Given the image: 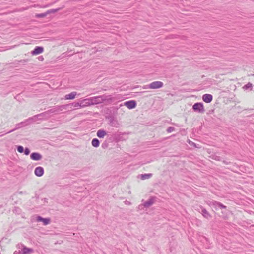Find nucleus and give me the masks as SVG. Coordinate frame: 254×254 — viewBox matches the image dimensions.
Returning <instances> with one entry per match:
<instances>
[{"label": "nucleus", "instance_id": "obj_17", "mask_svg": "<svg viewBox=\"0 0 254 254\" xmlns=\"http://www.w3.org/2000/svg\"><path fill=\"white\" fill-rule=\"evenodd\" d=\"M106 135V132L103 129H99L97 131V136L100 138H103Z\"/></svg>", "mask_w": 254, "mask_h": 254}, {"label": "nucleus", "instance_id": "obj_10", "mask_svg": "<svg viewBox=\"0 0 254 254\" xmlns=\"http://www.w3.org/2000/svg\"><path fill=\"white\" fill-rule=\"evenodd\" d=\"M124 105L128 109H132L136 106V102L134 100H129L124 102Z\"/></svg>", "mask_w": 254, "mask_h": 254}, {"label": "nucleus", "instance_id": "obj_30", "mask_svg": "<svg viewBox=\"0 0 254 254\" xmlns=\"http://www.w3.org/2000/svg\"><path fill=\"white\" fill-rule=\"evenodd\" d=\"M14 254H22V253H21V249H20V250H19L18 251H15L14 252Z\"/></svg>", "mask_w": 254, "mask_h": 254}, {"label": "nucleus", "instance_id": "obj_25", "mask_svg": "<svg viewBox=\"0 0 254 254\" xmlns=\"http://www.w3.org/2000/svg\"><path fill=\"white\" fill-rule=\"evenodd\" d=\"M42 222H43L44 225L48 224L50 222V219L49 218H43Z\"/></svg>", "mask_w": 254, "mask_h": 254}, {"label": "nucleus", "instance_id": "obj_2", "mask_svg": "<svg viewBox=\"0 0 254 254\" xmlns=\"http://www.w3.org/2000/svg\"><path fill=\"white\" fill-rule=\"evenodd\" d=\"M101 102H107L108 103H112L117 100V98L115 96L113 97L111 95L104 94L100 95Z\"/></svg>", "mask_w": 254, "mask_h": 254}, {"label": "nucleus", "instance_id": "obj_1", "mask_svg": "<svg viewBox=\"0 0 254 254\" xmlns=\"http://www.w3.org/2000/svg\"><path fill=\"white\" fill-rule=\"evenodd\" d=\"M50 117L49 114H48V112L47 111L44 112L41 114H39L38 115H35L32 117L29 118L28 121H31L32 123L36 122L38 119V120H44V119H48Z\"/></svg>", "mask_w": 254, "mask_h": 254}, {"label": "nucleus", "instance_id": "obj_35", "mask_svg": "<svg viewBox=\"0 0 254 254\" xmlns=\"http://www.w3.org/2000/svg\"><path fill=\"white\" fill-rule=\"evenodd\" d=\"M203 239L207 241V239L206 238L204 237Z\"/></svg>", "mask_w": 254, "mask_h": 254}, {"label": "nucleus", "instance_id": "obj_27", "mask_svg": "<svg viewBox=\"0 0 254 254\" xmlns=\"http://www.w3.org/2000/svg\"><path fill=\"white\" fill-rule=\"evenodd\" d=\"M252 87V84L251 83L249 82L243 87V88L245 89H248Z\"/></svg>", "mask_w": 254, "mask_h": 254}, {"label": "nucleus", "instance_id": "obj_18", "mask_svg": "<svg viewBox=\"0 0 254 254\" xmlns=\"http://www.w3.org/2000/svg\"><path fill=\"white\" fill-rule=\"evenodd\" d=\"M76 95V92H72L70 93L67 94L65 96V99H73L75 98V96Z\"/></svg>", "mask_w": 254, "mask_h": 254}, {"label": "nucleus", "instance_id": "obj_4", "mask_svg": "<svg viewBox=\"0 0 254 254\" xmlns=\"http://www.w3.org/2000/svg\"><path fill=\"white\" fill-rule=\"evenodd\" d=\"M32 123L31 121H28V119L26 120L25 121H23V122H21V123H19L18 124H17L16 125V127L15 128H14L13 129H12L9 131H8L7 132L4 133V134H8V133H10L11 132H13L14 131L23 127H24V126H26L27 125H28Z\"/></svg>", "mask_w": 254, "mask_h": 254}, {"label": "nucleus", "instance_id": "obj_8", "mask_svg": "<svg viewBox=\"0 0 254 254\" xmlns=\"http://www.w3.org/2000/svg\"><path fill=\"white\" fill-rule=\"evenodd\" d=\"M17 247L21 249V253L22 254H26L29 253H31L33 252V249L31 248H28L26 246H24L22 244H19L17 245Z\"/></svg>", "mask_w": 254, "mask_h": 254}, {"label": "nucleus", "instance_id": "obj_24", "mask_svg": "<svg viewBox=\"0 0 254 254\" xmlns=\"http://www.w3.org/2000/svg\"><path fill=\"white\" fill-rule=\"evenodd\" d=\"M59 10V9H50L47 11V14H50V13H54L57 12Z\"/></svg>", "mask_w": 254, "mask_h": 254}, {"label": "nucleus", "instance_id": "obj_13", "mask_svg": "<svg viewBox=\"0 0 254 254\" xmlns=\"http://www.w3.org/2000/svg\"><path fill=\"white\" fill-rule=\"evenodd\" d=\"M44 51V48L41 46H37L35 49L31 51V54L32 55H38L42 53Z\"/></svg>", "mask_w": 254, "mask_h": 254}, {"label": "nucleus", "instance_id": "obj_15", "mask_svg": "<svg viewBox=\"0 0 254 254\" xmlns=\"http://www.w3.org/2000/svg\"><path fill=\"white\" fill-rule=\"evenodd\" d=\"M155 202V199L153 197H151L148 200L145 202L143 203V206L144 207H149L151 206Z\"/></svg>", "mask_w": 254, "mask_h": 254}, {"label": "nucleus", "instance_id": "obj_22", "mask_svg": "<svg viewBox=\"0 0 254 254\" xmlns=\"http://www.w3.org/2000/svg\"><path fill=\"white\" fill-rule=\"evenodd\" d=\"M152 176V174H144L141 175V179L142 180H145L150 178Z\"/></svg>", "mask_w": 254, "mask_h": 254}, {"label": "nucleus", "instance_id": "obj_31", "mask_svg": "<svg viewBox=\"0 0 254 254\" xmlns=\"http://www.w3.org/2000/svg\"><path fill=\"white\" fill-rule=\"evenodd\" d=\"M43 219V218H42L41 216H38L37 218V220L38 221H42Z\"/></svg>", "mask_w": 254, "mask_h": 254}, {"label": "nucleus", "instance_id": "obj_19", "mask_svg": "<svg viewBox=\"0 0 254 254\" xmlns=\"http://www.w3.org/2000/svg\"><path fill=\"white\" fill-rule=\"evenodd\" d=\"M92 145L94 147H98L100 144L99 140L97 138H94L91 142Z\"/></svg>", "mask_w": 254, "mask_h": 254}, {"label": "nucleus", "instance_id": "obj_7", "mask_svg": "<svg viewBox=\"0 0 254 254\" xmlns=\"http://www.w3.org/2000/svg\"><path fill=\"white\" fill-rule=\"evenodd\" d=\"M163 86V83L161 81H154L150 83L148 85V88L150 89H158Z\"/></svg>", "mask_w": 254, "mask_h": 254}, {"label": "nucleus", "instance_id": "obj_16", "mask_svg": "<svg viewBox=\"0 0 254 254\" xmlns=\"http://www.w3.org/2000/svg\"><path fill=\"white\" fill-rule=\"evenodd\" d=\"M67 106H73V107L74 108H83L84 107V106L82 105V103L81 102H73L71 104H68V105H66Z\"/></svg>", "mask_w": 254, "mask_h": 254}, {"label": "nucleus", "instance_id": "obj_9", "mask_svg": "<svg viewBox=\"0 0 254 254\" xmlns=\"http://www.w3.org/2000/svg\"><path fill=\"white\" fill-rule=\"evenodd\" d=\"M89 100H90V103L89 104L95 105L102 103L100 96L90 97Z\"/></svg>", "mask_w": 254, "mask_h": 254}, {"label": "nucleus", "instance_id": "obj_11", "mask_svg": "<svg viewBox=\"0 0 254 254\" xmlns=\"http://www.w3.org/2000/svg\"><path fill=\"white\" fill-rule=\"evenodd\" d=\"M44 173V168L42 167H37L34 170V174L37 177H41Z\"/></svg>", "mask_w": 254, "mask_h": 254}, {"label": "nucleus", "instance_id": "obj_32", "mask_svg": "<svg viewBox=\"0 0 254 254\" xmlns=\"http://www.w3.org/2000/svg\"><path fill=\"white\" fill-rule=\"evenodd\" d=\"M189 143L191 145H193V146H195V144L194 143H193V142L189 140Z\"/></svg>", "mask_w": 254, "mask_h": 254}, {"label": "nucleus", "instance_id": "obj_34", "mask_svg": "<svg viewBox=\"0 0 254 254\" xmlns=\"http://www.w3.org/2000/svg\"><path fill=\"white\" fill-rule=\"evenodd\" d=\"M39 59H40V60H43V57H42V56H41V57H39Z\"/></svg>", "mask_w": 254, "mask_h": 254}, {"label": "nucleus", "instance_id": "obj_20", "mask_svg": "<svg viewBox=\"0 0 254 254\" xmlns=\"http://www.w3.org/2000/svg\"><path fill=\"white\" fill-rule=\"evenodd\" d=\"M81 103H82V105L84 106V107L92 105V104H88L90 103V100H89V98L81 100Z\"/></svg>", "mask_w": 254, "mask_h": 254}, {"label": "nucleus", "instance_id": "obj_14", "mask_svg": "<svg viewBox=\"0 0 254 254\" xmlns=\"http://www.w3.org/2000/svg\"><path fill=\"white\" fill-rule=\"evenodd\" d=\"M213 99L212 95L209 94H205L202 96V100L207 103H210Z\"/></svg>", "mask_w": 254, "mask_h": 254}, {"label": "nucleus", "instance_id": "obj_26", "mask_svg": "<svg viewBox=\"0 0 254 254\" xmlns=\"http://www.w3.org/2000/svg\"><path fill=\"white\" fill-rule=\"evenodd\" d=\"M24 148L22 146H18L17 147V150L19 153H23L24 152Z\"/></svg>", "mask_w": 254, "mask_h": 254}, {"label": "nucleus", "instance_id": "obj_5", "mask_svg": "<svg viewBox=\"0 0 254 254\" xmlns=\"http://www.w3.org/2000/svg\"><path fill=\"white\" fill-rule=\"evenodd\" d=\"M206 203L208 205L213 207L215 209H217L218 208H220V209H225L226 208L223 204L216 201L208 200Z\"/></svg>", "mask_w": 254, "mask_h": 254}, {"label": "nucleus", "instance_id": "obj_12", "mask_svg": "<svg viewBox=\"0 0 254 254\" xmlns=\"http://www.w3.org/2000/svg\"><path fill=\"white\" fill-rule=\"evenodd\" d=\"M30 158L34 161H39L42 159V156L39 153L33 152L31 154Z\"/></svg>", "mask_w": 254, "mask_h": 254}, {"label": "nucleus", "instance_id": "obj_6", "mask_svg": "<svg viewBox=\"0 0 254 254\" xmlns=\"http://www.w3.org/2000/svg\"><path fill=\"white\" fill-rule=\"evenodd\" d=\"M192 109L199 113H203L205 112L203 104L200 102L195 103L192 106Z\"/></svg>", "mask_w": 254, "mask_h": 254}, {"label": "nucleus", "instance_id": "obj_29", "mask_svg": "<svg viewBox=\"0 0 254 254\" xmlns=\"http://www.w3.org/2000/svg\"><path fill=\"white\" fill-rule=\"evenodd\" d=\"M24 152V154L26 155H28L30 154V149L28 148H26L25 149H24V152Z\"/></svg>", "mask_w": 254, "mask_h": 254}, {"label": "nucleus", "instance_id": "obj_33", "mask_svg": "<svg viewBox=\"0 0 254 254\" xmlns=\"http://www.w3.org/2000/svg\"><path fill=\"white\" fill-rule=\"evenodd\" d=\"M48 6V5H44V6H40L41 8H46V7H47Z\"/></svg>", "mask_w": 254, "mask_h": 254}, {"label": "nucleus", "instance_id": "obj_28", "mask_svg": "<svg viewBox=\"0 0 254 254\" xmlns=\"http://www.w3.org/2000/svg\"><path fill=\"white\" fill-rule=\"evenodd\" d=\"M175 130V128L173 127H169L167 129V132L168 133H170L172 131H173L174 130Z\"/></svg>", "mask_w": 254, "mask_h": 254}, {"label": "nucleus", "instance_id": "obj_21", "mask_svg": "<svg viewBox=\"0 0 254 254\" xmlns=\"http://www.w3.org/2000/svg\"><path fill=\"white\" fill-rule=\"evenodd\" d=\"M202 214L203 217L207 219L211 217L208 212L204 208L202 209Z\"/></svg>", "mask_w": 254, "mask_h": 254}, {"label": "nucleus", "instance_id": "obj_3", "mask_svg": "<svg viewBox=\"0 0 254 254\" xmlns=\"http://www.w3.org/2000/svg\"><path fill=\"white\" fill-rule=\"evenodd\" d=\"M67 105H61L55 106L52 109L47 111L48 114H58L63 111L64 109H66Z\"/></svg>", "mask_w": 254, "mask_h": 254}, {"label": "nucleus", "instance_id": "obj_36", "mask_svg": "<svg viewBox=\"0 0 254 254\" xmlns=\"http://www.w3.org/2000/svg\"><path fill=\"white\" fill-rule=\"evenodd\" d=\"M20 194H23V192L22 191L20 192Z\"/></svg>", "mask_w": 254, "mask_h": 254}, {"label": "nucleus", "instance_id": "obj_23", "mask_svg": "<svg viewBox=\"0 0 254 254\" xmlns=\"http://www.w3.org/2000/svg\"><path fill=\"white\" fill-rule=\"evenodd\" d=\"M47 15V12L44 13L37 14L36 15L37 18H43Z\"/></svg>", "mask_w": 254, "mask_h": 254}]
</instances>
